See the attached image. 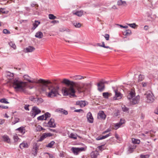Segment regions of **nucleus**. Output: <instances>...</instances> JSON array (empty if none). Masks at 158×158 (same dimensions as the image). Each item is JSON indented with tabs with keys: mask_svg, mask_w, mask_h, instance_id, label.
<instances>
[{
	"mask_svg": "<svg viewBox=\"0 0 158 158\" xmlns=\"http://www.w3.org/2000/svg\"><path fill=\"white\" fill-rule=\"evenodd\" d=\"M62 83L68 85L67 88H65L62 89L63 95L64 96L69 95L71 98L75 96L76 95L75 94V91L74 87L76 86V83L66 79H64Z\"/></svg>",
	"mask_w": 158,
	"mask_h": 158,
	"instance_id": "obj_1",
	"label": "nucleus"
},
{
	"mask_svg": "<svg viewBox=\"0 0 158 158\" xmlns=\"http://www.w3.org/2000/svg\"><path fill=\"white\" fill-rule=\"evenodd\" d=\"M23 78L25 80L29 82L39 84L40 88L43 91H45L46 88L48 87V85L51 83V82L49 81H46L42 79H40L37 81H35L34 80H31V77L27 75H24Z\"/></svg>",
	"mask_w": 158,
	"mask_h": 158,
	"instance_id": "obj_2",
	"label": "nucleus"
},
{
	"mask_svg": "<svg viewBox=\"0 0 158 158\" xmlns=\"http://www.w3.org/2000/svg\"><path fill=\"white\" fill-rule=\"evenodd\" d=\"M27 85L26 82H23L16 78L14 80L13 87L16 91L27 93V92L26 89Z\"/></svg>",
	"mask_w": 158,
	"mask_h": 158,
	"instance_id": "obj_3",
	"label": "nucleus"
},
{
	"mask_svg": "<svg viewBox=\"0 0 158 158\" xmlns=\"http://www.w3.org/2000/svg\"><path fill=\"white\" fill-rule=\"evenodd\" d=\"M48 89L49 91L48 92H47L46 94L48 97L52 98L57 96V95L59 94V87L58 86H50L48 87Z\"/></svg>",
	"mask_w": 158,
	"mask_h": 158,
	"instance_id": "obj_4",
	"label": "nucleus"
},
{
	"mask_svg": "<svg viewBox=\"0 0 158 158\" xmlns=\"http://www.w3.org/2000/svg\"><path fill=\"white\" fill-rule=\"evenodd\" d=\"M135 93L133 90H131L128 92L127 98L130 101L131 104L132 105H135L139 103L140 97L138 95L133 98L135 96Z\"/></svg>",
	"mask_w": 158,
	"mask_h": 158,
	"instance_id": "obj_5",
	"label": "nucleus"
},
{
	"mask_svg": "<svg viewBox=\"0 0 158 158\" xmlns=\"http://www.w3.org/2000/svg\"><path fill=\"white\" fill-rule=\"evenodd\" d=\"M41 110L36 106H33L30 112L31 115L33 118H34L36 115L41 112Z\"/></svg>",
	"mask_w": 158,
	"mask_h": 158,
	"instance_id": "obj_6",
	"label": "nucleus"
},
{
	"mask_svg": "<svg viewBox=\"0 0 158 158\" xmlns=\"http://www.w3.org/2000/svg\"><path fill=\"white\" fill-rule=\"evenodd\" d=\"M113 90L115 93V95L113 97V99L114 100L121 99L122 97V94L119 92L118 91L117 89H115V87H112Z\"/></svg>",
	"mask_w": 158,
	"mask_h": 158,
	"instance_id": "obj_7",
	"label": "nucleus"
},
{
	"mask_svg": "<svg viewBox=\"0 0 158 158\" xmlns=\"http://www.w3.org/2000/svg\"><path fill=\"white\" fill-rule=\"evenodd\" d=\"M71 150L75 155H77L80 152L84 151L85 149L84 147L75 148L73 147L71 148Z\"/></svg>",
	"mask_w": 158,
	"mask_h": 158,
	"instance_id": "obj_8",
	"label": "nucleus"
},
{
	"mask_svg": "<svg viewBox=\"0 0 158 158\" xmlns=\"http://www.w3.org/2000/svg\"><path fill=\"white\" fill-rule=\"evenodd\" d=\"M83 87H81L80 86H77V89L78 91L81 92V90L83 91L84 89H87L90 88L91 87V84L90 83L82 84Z\"/></svg>",
	"mask_w": 158,
	"mask_h": 158,
	"instance_id": "obj_9",
	"label": "nucleus"
},
{
	"mask_svg": "<svg viewBox=\"0 0 158 158\" xmlns=\"http://www.w3.org/2000/svg\"><path fill=\"white\" fill-rule=\"evenodd\" d=\"M147 102L149 103H151L153 102L154 100V98L153 94L151 91L148 92L147 93Z\"/></svg>",
	"mask_w": 158,
	"mask_h": 158,
	"instance_id": "obj_10",
	"label": "nucleus"
},
{
	"mask_svg": "<svg viewBox=\"0 0 158 158\" xmlns=\"http://www.w3.org/2000/svg\"><path fill=\"white\" fill-rule=\"evenodd\" d=\"M45 126L50 127H56V124L54 123V119L52 118H51L47 123L45 125Z\"/></svg>",
	"mask_w": 158,
	"mask_h": 158,
	"instance_id": "obj_11",
	"label": "nucleus"
},
{
	"mask_svg": "<svg viewBox=\"0 0 158 158\" xmlns=\"http://www.w3.org/2000/svg\"><path fill=\"white\" fill-rule=\"evenodd\" d=\"M106 117V115L103 111H100L98 114V118L101 119H105Z\"/></svg>",
	"mask_w": 158,
	"mask_h": 158,
	"instance_id": "obj_12",
	"label": "nucleus"
},
{
	"mask_svg": "<svg viewBox=\"0 0 158 158\" xmlns=\"http://www.w3.org/2000/svg\"><path fill=\"white\" fill-rule=\"evenodd\" d=\"M87 118L88 121L90 123H92L93 122V117L92 114L90 112H88L87 114Z\"/></svg>",
	"mask_w": 158,
	"mask_h": 158,
	"instance_id": "obj_13",
	"label": "nucleus"
},
{
	"mask_svg": "<svg viewBox=\"0 0 158 158\" xmlns=\"http://www.w3.org/2000/svg\"><path fill=\"white\" fill-rule=\"evenodd\" d=\"M86 102L83 101H78L76 102V105L79 106L80 107H83L85 106L86 105Z\"/></svg>",
	"mask_w": 158,
	"mask_h": 158,
	"instance_id": "obj_14",
	"label": "nucleus"
},
{
	"mask_svg": "<svg viewBox=\"0 0 158 158\" xmlns=\"http://www.w3.org/2000/svg\"><path fill=\"white\" fill-rule=\"evenodd\" d=\"M19 147L21 149L27 148L28 147V145L27 142H23L20 144Z\"/></svg>",
	"mask_w": 158,
	"mask_h": 158,
	"instance_id": "obj_15",
	"label": "nucleus"
},
{
	"mask_svg": "<svg viewBox=\"0 0 158 158\" xmlns=\"http://www.w3.org/2000/svg\"><path fill=\"white\" fill-rule=\"evenodd\" d=\"M5 76L9 79H11L14 76V74L8 71L5 72Z\"/></svg>",
	"mask_w": 158,
	"mask_h": 158,
	"instance_id": "obj_16",
	"label": "nucleus"
},
{
	"mask_svg": "<svg viewBox=\"0 0 158 158\" xmlns=\"http://www.w3.org/2000/svg\"><path fill=\"white\" fill-rule=\"evenodd\" d=\"M35 49V48L32 46H29L26 48L25 50L27 52H32Z\"/></svg>",
	"mask_w": 158,
	"mask_h": 158,
	"instance_id": "obj_17",
	"label": "nucleus"
},
{
	"mask_svg": "<svg viewBox=\"0 0 158 158\" xmlns=\"http://www.w3.org/2000/svg\"><path fill=\"white\" fill-rule=\"evenodd\" d=\"M33 100L34 102L38 103V104L39 103H40L42 102L43 101V99L41 98H33V100Z\"/></svg>",
	"mask_w": 158,
	"mask_h": 158,
	"instance_id": "obj_18",
	"label": "nucleus"
},
{
	"mask_svg": "<svg viewBox=\"0 0 158 158\" xmlns=\"http://www.w3.org/2000/svg\"><path fill=\"white\" fill-rule=\"evenodd\" d=\"M99 154L97 151L92 152L90 153V156L92 158H96Z\"/></svg>",
	"mask_w": 158,
	"mask_h": 158,
	"instance_id": "obj_19",
	"label": "nucleus"
},
{
	"mask_svg": "<svg viewBox=\"0 0 158 158\" xmlns=\"http://www.w3.org/2000/svg\"><path fill=\"white\" fill-rule=\"evenodd\" d=\"M40 22L38 21L35 20L34 23H33V27L31 28V29L34 30L40 24Z\"/></svg>",
	"mask_w": 158,
	"mask_h": 158,
	"instance_id": "obj_20",
	"label": "nucleus"
},
{
	"mask_svg": "<svg viewBox=\"0 0 158 158\" xmlns=\"http://www.w3.org/2000/svg\"><path fill=\"white\" fill-rule=\"evenodd\" d=\"M2 138L4 141L8 143H10V139L7 135H4L2 136Z\"/></svg>",
	"mask_w": 158,
	"mask_h": 158,
	"instance_id": "obj_21",
	"label": "nucleus"
},
{
	"mask_svg": "<svg viewBox=\"0 0 158 158\" xmlns=\"http://www.w3.org/2000/svg\"><path fill=\"white\" fill-rule=\"evenodd\" d=\"M72 13L73 15H76L79 17L81 16L83 14V11L81 10L77 11H73Z\"/></svg>",
	"mask_w": 158,
	"mask_h": 158,
	"instance_id": "obj_22",
	"label": "nucleus"
},
{
	"mask_svg": "<svg viewBox=\"0 0 158 158\" xmlns=\"http://www.w3.org/2000/svg\"><path fill=\"white\" fill-rule=\"evenodd\" d=\"M104 84H101L100 83H98L97 84V86H98V90L100 91H102L104 89Z\"/></svg>",
	"mask_w": 158,
	"mask_h": 158,
	"instance_id": "obj_23",
	"label": "nucleus"
},
{
	"mask_svg": "<svg viewBox=\"0 0 158 158\" xmlns=\"http://www.w3.org/2000/svg\"><path fill=\"white\" fill-rule=\"evenodd\" d=\"M43 34L41 31H39L37 32L35 35V36L37 38L41 39L43 37Z\"/></svg>",
	"mask_w": 158,
	"mask_h": 158,
	"instance_id": "obj_24",
	"label": "nucleus"
},
{
	"mask_svg": "<svg viewBox=\"0 0 158 158\" xmlns=\"http://www.w3.org/2000/svg\"><path fill=\"white\" fill-rule=\"evenodd\" d=\"M57 112L61 114L66 115L68 114V112L67 110H65L62 108H59L56 110Z\"/></svg>",
	"mask_w": 158,
	"mask_h": 158,
	"instance_id": "obj_25",
	"label": "nucleus"
},
{
	"mask_svg": "<svg viewBox=\"0 0 158 158\" xmlns=\"http://www.w3.org/2000/svg\"><path fill=\"white\" fill-rule=\"evenodd\" d=\"M16 131H18L22 134H24L25 133V129L24 127H21L16 129Z\"/></svg>",
	"mask_w": 158,
	"mask_h": 158,
	"instance_id": "obj_26",
	"label": "nucleus"
},
{
	"mask_svg": "<svg viewBox=\"0 0 158 158\" xmlns=\"http://www.w3.org/2000/svg\"><path fill=\"white\" fill-rule=\"evenodd\" d=\"M72 79L74 80H81L84 79V77L80 75H76L72 77Z\"/></svg>",
	"mask_w": 158,
	"mask_h": 158,
	"instance_id": "obj_27",
	"label": "nucleus"
},
{
	"mask_svg": "<svg viewBox=\"0 0 158 158\" xmlns=\"http://www.w3.org/2000/svg\"><path fill=\"white\" fill-rule=\"evenodd\" d=\"M111 133H109L107 134L106 135L103 136L102 137L98 136L96 138V139L98 140L104 139H105L108 137H109L110 136H111Z\"/></svg>",
	"mask_w": 158,
	"mask_h": 158,
	"instance_id": "obj_28",
	"label": "nucleus"
},
{
	"mask_svg": "<svg viewBox=\"0 0 158 158\" xmlns=\"http://www.w3.org/2000/svg\"><path fill=\"white\" fill-rule=\"evenodd\" d=\"M117 4L118 6H125L126 5L127 3L125 1H123L122 0H119L118 1Z\"/></svg>",
	"mask_w": 158,
	"mask_h": 158,
	"instance_id": "obj_29",
	"label": "nucleus"
},
{
	"mask_svg": "<svg viewBox=\"0 0 158 158\" xmlns=\"http://www.w3.org/2000/svg\"><path fill=\"white\" fill-rule=\"evenodd\" d=\"M132 143L133 144H139L140 143V140L139 139H135V138H132Z\"/></svg>",
	"mask_w": 158,
	"mask_h": 158,
	"instance_id": "obj_30",
	"label": "nucleus"
},
{
	"mask_svg": "<svg viewBox=\"0 0 158 158\" xmlns=\"http://www.w3.org/2000/svg\"><path fill=\"white\" fill-rule=\"evenodd\" d=\"M122 110L123 111L125 112L128 113L129 109L128 108L126 107L125 105H123L122 106Z\"/></svg>",
	"mask_w": 158,
	"mask_h": 158,
	"instance_id": "obj_31",
	"label": "nucleus"
},
{
	"mask_svg": "<svg viewBox=\"0 0 158 158\" xmlns=\"http://www.w3.org/2000/svg\"><path fill=\"white\" fill-rule=\"evenodd\" d=\"M131 32L130 30H126L123 33V35H128L131 34Z\"/></svg>",
	"mask_w": 158,
	"mask_h": 158,
	"instance_id": "obj_32",
	"label": "nucleus"
},
{
	"mask_svg": "<svg viewBox=\"0 0 158 158\" xmlns=\"http://www.w3.org/2000/svg\"><path fill=\"white\" fill-rule=\"evenodd\" d=\"M9 11L7 10L6 11L5 9L4 8H1L0 9V14L1 13L7 14Z\"/></svg>",
	"mask_w": 158,
	"mask_h": 158,
	"instance_id": "obj_33",
	"label": "nucleus"
},
{
	"mask_svg": "<svg viewBox=\"0 0 158 158\" xmlns=\"http://www.w3.org/2000/svg\"><path fill=\"white\" fill-rule=\"evenodd\" d=\"M77 135L76 134L73 133H71L70 134V135H69V137L70 138L76 139H77Z\"/></svg>",
	"mask_w": 158,
	"mask_h": 158,
	"instance_id": "obj_34",
	"label": "nucleus"
},
{
	"mask_svg": "<svg viewBox=\"0 0 158 158\" xmlns=\"http://www.w3.org/2000/svg\"><path fill=\"white\" fill-rule=\"evenodd\" d=\"M55 143V142L54 141H52L50 143H48V144L46 145V147L48 148H52Z\"/></svg>",
	"mask_w": 158,
	"mask_h": 158,
	"instance_id": "obj_35",
	"label": "nucleus"
},
{
	"mask_svg": "<svg viewBox=\"0 0 158 158\" xmlns=\"http://www.w3.org/2000/svg\"><path fill=\"white\" fill-rule=\"evenodd\" d=\"M36 130L37 131H41L43 130H45V129L43 128L40 125L37 126L36 127Z\"/></svg>",
	"mask_w": 158,
	"mask_h": 158,
	"instance_id": "obj_36",
	"label": "nucleus"
},
{
	"mask_svg": "<svg viewBox=\"0 0 158 158\" xmlns=\"http://www.w3.org/2000/svg\"><path fill=\"white\" fill-rule=\"evenodd\" d=\"M46 133H44L43 135L40 137L39 141H41L43 140L44 139L47 137Z\"/></svg>",
	"mask_w": 158,
	"mask_h": 158,
	"instance_id": "obj_37",
	"label": "nucleus"
},
{
	"mask_svg": "<svg viewBox=\"0 0 158 158\" xmlns=\"http://www.w3.org/2000/svg\"><path fill=\"white\" fill-rule=\"evenodd\" d=\"M44 115L45 118V120L47 119L48 118L50 117L51 116V114L48 112H46Z\"/></svg>",
	"mask_w": 158,
	"mask_h": 158,
	"instance_id": "obj_38",
	"label": "nucleus"
},
{
	"mask_svg": "<svg viewBox=\"0 0 158 158\" xmlns=\"http://www.w3.org/2000/svg\"><path fill=\"white\" fill-rule=\"evenodd\" d=\"M121 125L119 123H115L114 124V129L115 130H117L120 127Z\"/></svg>",
	"mask_w": 158,
	"mask_h": 158,
	"instance_id": "obj_39",
	"label": "nucleus"
},
{
	"mask_svg": "<svg viewBox=\"0 0 158 158\" xmlns=\"http://www.w3.org/2000/svg\"><path fill=\"white\" fill-rule=\"evenodd\" d=\"M144 78V75L140 74L139 75V77H138V81L139 82H140L142 81H143Z\"/></svg>",
	"mask_w": 158,
	"mask_h": 158,
	"instance_id": "obj_40",
	"label": "nucleus"
},
{
	"mask_svg": "<svg viewBox=\"0 0 158 158\" xmlns=\"http://www.w3.org/2000/svg\"><path fill=\"white\" fill-rule=\"evenodd\" d=\"M73 24L76 27L79 28L81 26V24L80 23H77L76 22L73 23Z\"/></svg>",
	"mask_w": 158,
	"mask_h": 158,
	"instance_id": "obj_41",
	"label": "nucleus"
},
{
	"mask_svg": "<svg viewBox=\"0 0 158 158\" xmlns=\"http://www.w3.org/2000/svg\"><path fill=\"white\" fill-rule=\"evenodd\" d=\"M109 94L108 92H104L102 93V95L104 98L107 99L108 98Z\"/></svg>",
	"mask_w": 158,
	"mask_h": 158,
	"instance_id": "obj_42",
	"label": "nucleus"
},
{
	"mask_svg": "<svg viewBox=\"0 0 158 158\" xmlns=\"http://www.w3.org/2000/svg\"><path fill=\"white\" fill-rule=\"evenodd\" d=\"M9 44L10 46L13 48L14 49H15L16 48V46L14 43L12 42H10L9 43Z\"/></svg>",
	"mask_w": 158,
	"mask_h": 158,
	"instance_id": "obj_43",
	"label": "nucleus"
},
{
	"mask_svg": "<svg viewBox=\"0 0 158 158\" xmlns=\"http://www.w3.org/2000/svg\"><path fill=\"white\" fill-rule=\"evenodd\" d=\"M0 102L1 103H4L6 104H7L9 103L7 101V99L5 98H2L0 99Z\"/></svg>",
	"mask_w": 158,
	"mask_h": 158,
	"instance_id": "obj_44",
	"label": "nucleus"
},
{
	"mask_svg": "<svg viewBox=\"0 0 158 158\" xmlns=\"http://www.w3.org/2000/svg\"><path fill=\"white\" fill-rule=\"evenodd\" d=\"M49 18L50 19H56V17L53 14H50L48 15Z\"/></svg>",
	"mask_w": 158,
	"mask_h": 158,
	"instance_id": "obj_45",
	"label": "nucleus"
},
{
	"mask_svg": "<svg viewBox=\"0 0 158 158\" xmlns=\"http://www.w3.org/2000/svg\"><path fill=\"white\" fill-rule=\"evenodd\" d=\"M39 147V146L38 145L37 143H35L34 144L33 149L38 151Z\"/></svg>",
	"mask_w": 158,
	"mask_h": 158,
	"instance_id": "obj_46",
	"label": "nucleus"
},
{
	"mask_svg": "<svg viewBox=\"0 0 158 158\" xmlns=\"http://www.w3.org/2000/svg\"><path fill=\"white\" fill-rule=\"evenodd\" d=\"M37 119L38 120H45L44 115H42L38 117Z\"/></svg>",
	"mask_w": 158,
	"mask_h": 158,
	"instance_id": "obj_47",
	"label": "nucleus"
},
{
	"mask_svg": "<svg viewBox=\"0 0 158 158\" xmlns=\"http://www.w3.org/2000/svg\"><path fill=\"white\" fill-rule=\"evenodd\" d=\"M38 152V151L37 150H35V149H34L32 148V154L34 156H36L37 153Z\"/></svg>",
	"mask_w": 158,
	"mask_h": 158,
	"instance_id": "obj_48",
	"label": "nucleus"
},
{
	"mask_svg": "<svg viewBox=\"0 0 158 158\" xmlns=\"http://www.w3.org/2000/svg\"><path fill=\"white\" fill-rule=\"evenodd\" d=\"M100 47H103L104 48H110V49H112V48H110L109 46H106L105 45L104 42H102V44L100 46Z\"/></svg>",
	"mask_w": 158,
	"mask_h": 158,
	"instance_id": "obj_49",
	"label": "nucleus"
},
{
	"mask_svg": "<svg viewBox=\"0 0 158 158\" xmlns=\"http://www.w3.org/2000/svg\"><path fill=\"white\" fill-rule=\"evenodd\" d=\"M134 151V150L130 146L129 147L128 149V153H132Z\"/></svg>",
	"mask_w": 158,
	"mask_h": 158,
	"instance_id": "obj_50",
	"label": "nucleus"
},
{
	"mask_svg": "<svg viewBox=\"0 0 158 158\" xmlns=\"http://www.w3.org/2000/svg\"><path fill=\"white\" fill-rule=\"evenodd\" d=\"M125 120L123 118H121L120 121L118 122L121 125H122L123 124L125 123Z\"/></svg>",
	"mask_w": 158,
	"mask_h": 158,
	"instance_id": "obj_51",
	"label": "nucleus"
},
{
	"mask_svg": "<svg viewBox=\"0 0 158 158\" xmlns=\"http://www.w3.org/2000/svg\"><path fill=\"white\" fill-rule=\"evenodd\" d=\"M31 6L32 7H33L35 6L38 7V5L36 4V3L35 2H33L31 4Z\"/></svg>",
	"mask_w": 158,
	"mask_h": 158,
	"instance_id": "obj_52",
	"label": "nucleus"
},
{
	"mask_svg": "<svg viewBox=\"0 0 158 158\" xmlns=\"http://www.w3.org/2000/svg\"><path fill=\"white\" fill-rule=\"evenodd\" d=\"M3 32L4 34H10V31L6 29H4L3 31Z\"/></svg>",
	"mask_w": 158,
	"mask_h": 158,
	"instance_id": "obj_53",
	"label": "nucleus"
},
{
	"mask_svg": "<svg viewBox=\"0 0 158 158\" xmlns=\"http://www.w3.org/2000/svg\"><path fill=\"white\" fill-rule=\"evenodd\" d=\"M13 139L14 140L15 142H16L18 141L19 139V138L18 136L16 135L14 136Z\"/></svg>",
	"mask_w": 158,
	"mask_h": 158,
	"instance_id": "obj_54",
	"label": "nucleus"
},
{
	"mask_svg": "<svg viewBox=\"0 0 158 158\" xmlns=\"http://www.w3.org/2000/svg\"><path fill=\"white\" fill-rule=\"evenodd\" d=\"M128 25L133 28H135L136 26V24L135 23L132 24H128Z\"/></svg>",
	"mask_w": 158,
	"mask_h": 158,
	"instance_id": "obj_55",
	"label": "nucleus"
},
{
	"mask_svg": "<svg viewBox=\"0 0 158 158\" xmlns=\"http://www.w3.org/2000/svg\"><path fill=\"white\" fill-rule=\"evenodd\" d=\"M140 157L141 158H148L149 156L148 155H141Z\"/></svg>",
	"mask_w": 158,
	"mask_h": 158,
	"instance_id": "obj_56",
	"label": "nucleus"
},
{
	"mask_svg": "<svg viewBox=\"0 0 158 158\" xmlns=\"http://www.w3.org/2000/svg\"><path fill=\"white\" fill-rule=\"evenodd\" d=\"M129 146L132 148L134 150L136 147V145L134 144H131Z\"/></svg>",
	"mask_w": 158,
	"mask_h": 158,
	"instance_id": "obj_57",
	"label": "nucleus"
},
{
	"mask_svg": "<svg viewBox=\"0 0 158 158\" xmlns=\"http://www.w3.org/2000/svg\"><path fill=\"white\" fill-rule=\"evenodd\" d=\"M109 35L108 34H106L104 36V37L106 40H108L109 39Z\"/></svg>",
	"mask_w": 158,
	"mask_h": 158,
	"instance_id": "obj_58",
	"label": "nucleus"
},
{
	"mask_svg": "<svg viewBox=\"0 0 158 158\" xmlns=\"http://www.w3.org/2000/svg\"><path fill=\"white\" fill-rule=\"evenodd\" d=\"M98 148L101 151L104 149V148H103V146L102 145L99 146L98 147Z\"/></svg>",
	"mask_w": 158,
	"mask_h": 158,
	"instance_id": "obj_59",
	"label": "nucleus"
},
{
	"mask_svg": "<svg viewBox=\"0 0 158 158\" xmlns=\"http://www.w3.org/2000/svg\"><path fill=\"white\" fill-rule=\"evenodd\" d=\"M19 119L18 118H15V120L12 122V123L13 124H15L16 123H18L19 122Z\"/></svg>",
	"mask_w": 158,
	"mask_h": 158,
	"instance_id": "obj_60",
	"label": "nucleus"
},
{
	"mask_svg": "<svg viewBox=\"0 0 158 158\" xmlns=\"http://www.w3.org/2000/svg\"><path fill=\"white\" fill-rule=\"evenodd\" d=\"M45 154H48L49 156V158H54V157L52 155L48 153H45Z\"/></svg>",
	"mask_w": 158,
	"mask_h": 158,
	"instance_id": "obj_61",
	"label": "nucleus"
},
{
	"mask_svg": "<svg viewBox=\"0 0 158 158\" xmlns=\"http://www.w3.org/2000/svg\"><path fill=\"white\" fill-rule=\"evenodd\" d=\"M74 111L75 112H80L81 111L82 112H83V110L81 109L76 110Z\"/></svg>",
	"mask_w": 158,
	"mask_h": 158,
	"instance_id": "obj_62",
	"label": "nucleus"
},
{
	"mask_svg": "<svg viewBox=\"0 0 158 158\" xmlns=\"http://www.w3.org/2000/svg\"><path fill=\"white\" fill-rule=\"evenodd\" d=\"M65 31V28H61L59 29L60 31L61 32H64V31Z\"/></svg>",
	"mask_w": 158,
	"mask_h": 158,
	"instance_id": "obj_63",
	"label": "nucleus"
},
{
	"mask_svg": "<svg viewBox=\"0 0 158 158\" xmlns=\"http://www.w3.org/2000/svg\"><path fill=\"white\" fill-rule=\"evenodd\" d=\"M99 83H100L102 85L104 84L107 83V82L106 81H104L103 80H102L100 81Z\"/></svg>",
	"mask_w": 158,
	"mask_h": 158,
	"instance_id": "obj_64",
	"label": "nucleus"
}]
</instances>
